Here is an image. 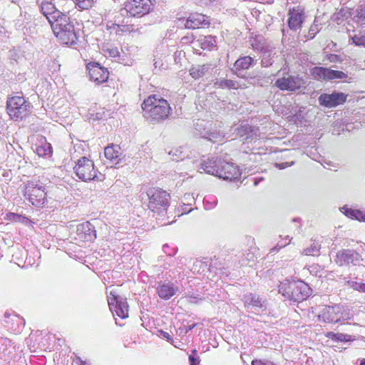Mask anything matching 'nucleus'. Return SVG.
Segmentation results:
<instances>
[{
	"mask_svg": "<svg viewBox=\"0 0 365 365\" xmlns=\"http://www.w3.org/2000/svg\"><path fill=\"white\" fill-rule=\"evenodd\" d=\"M305 83L299 76L285 75L275 81V86L282 91H294L302 88Z\"/></svg>",
	"mask_w": 365,
	"mask_h": 365,
	"instance_id": "nucleus-11",
	"label": "nucleus"
},
{
	"mask_svg": "<svg viewBox=\"0 0 365 365\" xmlns=\"http://www.w3.org/2000/svg\"><path fill=\"white\" fill-rule=\"evenodd\" d=\"M163 251H164L165 253H167V251H165V249H168V246L165 245H164V246H163Z\"/></svg>",
	"mask_w": 365,
	"mask_h": 365,
	"instance_id": "nucleus-58",
	"label": "nucleus"
},
{
	"mask_svg": "<svg viewBox=\"0 0 365 365\" xmlns=\"http://www.w3.org/2000/svg\"><path fill=\"white\" fill-rule=\"evenodd\" d=\"M196 326L195 324H193L192 325H190L188 327H180L178 328V332L179 333L180 335L182 334V335H185L189 331L192 330Z\"/></svg>",
	"mask_w": 365,
	"mask_h": 365,
	"instance_id": "nucleus-41",
	"label": "nucleus"
},
{
	"mask_svg": "<svg viewBox=\"0 0 365 365\" xmlns=\"http://www.w3.org/2000/svg\"><path fill=\"white\" fill-rule=\"evenodd\" d=\"M319 320L327 323L338 322L341 319L346 318L343 316L342 307L339 305L333 307H325L319 314Z\"/></svg>",
	"mask_w": 365,
	"mask_h": 365,
	"instance_id": "nucleus-12",
	"label": "nucleus"
},
{
	"mask_svg": "<svg viewBox=\"0 0 365 365\" xmlns=\"http://www.w3.org/2000/svg\"><path fill=\"white\" fill-rule=\"evenodd\" d=\"M113 29H115L116 31H118V29L120 28V26L118 24H113Z\"/></svg>",
	"mask_w": 365,
	"mask_h": 365,
	"instance_id": "nucleus-55",
	"label": "nucleus"
},
{
	"mask_svg": "<svg viewBox=\"0 0 365 365\" xmlns=\"http://www.w3.org/2000/svg\"><path fill=\"white\" fill-rule=\"evenodd\" d=\"M96 237L94 227L89 222H85L77 225L75 237L77 241L91 242Z\"/></svg>",
	"mask_w": 365,
	"mask_h": 365,
	"instance_id": "nucleus-16",
	"label": "nucleus"
},
{
	"mask_svg": "<svg viewBox=\"0 0 365 365\" xmlns=\"http://www.w3.org/2000/svg\"><path fill=\"white\" fill-rule=\"evenodd\" d=\"M304 19V9L300 6L289 9L288 25L292 30H297L301 28Z\"/></svg>",
	"mask_w": 365,
	"mask_h": 365,
	"instance_id": "nucleus-18",
	"label": "nucleus"
},
{
	"mask_svg": "<svg viewBox=\"0 0 365 365\" xmlns=\"http://www.w3.org/2000/svg\"><path fill=\"white\" fill-rule=\"evenodd\" d=\"M242 300L247 310L259 312H263L267 309L265 301L255 294H247L243 297Z\"/></svg>",
	"mask_w": 365,
	"mask_h": 365,
	"instance_id": "nucleus-17",
	"label": "nucleus"
},
{
	"mask_svg": "<svg viewBox=\"0 0 365 365\" xmlns=\"http://www.w3.org/2000/svg\"><path fill=\"white\" fill-rule=\"evenodd\" d=\"M279 292L290 301L299 302L310 295L311 289L308 284L302 281L290 282L286 279L280 282Z\"/></svg>",
	"mask_w": 365,
	"mask_h": 365,
	"instance_id": "nucleus-2",
	"label": "nucleus"
},
{
	"mask_svg": "<svg viewBox=\"0 0 365 365\" xmlns=\"http://www.w3.org/2000/svg\"><path fill=\"white\" fill-rule=\"evenodd\" d=\"M32 106L22 96L9 97L6 101V111L10 118L21 120L31 113Z\"/></svg>",
	"mask_w": 365,
	"mask_h": 365,
	"instance_id": "nucleus-4",
	"label": "nucleus"
},
{
	"mask_svg": "<svg viewBox=\"0 0 365 365\" xmlns=\"http://www.w3.org/2000/svg\"><path fill=\"white\" fill-rule=\"evenodd\" d=\"M16 51H11V57H12L14 59H16Z\"/></svg>",
	"mask_w": 365,
	"mask_h": 365,
	"instance_id": "nucleus-56",
	"label": "nucleus"
},
{
	"mask_svg": "<svg viewBox=\"0 0 365 365\" xmlns=\"http://www.w3.org/2000/svg\"><path fill=\"white\" fill-rule=\"evenodd\" d=\"M66 4H69V6H71L73 4L71 0L68 1V2H66Z\"/></svg>",
	"mask_w": 365,
	"mask_h": 365,
	"instance_id": "nucleus-59",
	"label": "nucleus"
},
{
	"mask_svg": "<svg viewBox=\"0 0 365 365\" xmlns=\"http://www.w3.org/2000/svg\"><path fill=\"white\" fill-rule=\"evenodd\" d=\"M335 340L339 341H348L351 339V336L348 334H344L341 333H336L335 334Z\"/></svg>",
	"mask_w": 365,
	"mask_h": 365,
	"instance_id": "nucleus-39",
	"label": "nucleus"
},
{
	"mask_svg": "<svg viewBox=\"0 0 365 365\" xmlns=\"http://www.w3.org/2000/svg\"><path fill=\"white\" fill-rule=\"evenodd\" d=\"M122 27L121 31L124 32H135L140 30L138 28L135 29L133 25H125Z\"/></svg>",
	"mask_w": 365,
	"mask_h": 365,
	"instance_id": "nucleus-43",
	"label": "nucleus"
},
{
	"mask_svg": "<svg viewBox=\"0 0 365 365\" xmlns=\"http://www.w3.org/2000/svg\"><path fill=\"white\" fill-rule=\"evenodd\" d=\"M0 175H1L4 177L9 178V172L6 171L5 170H0Z\"/></svg>",
	"mask_w": 365,
	"mask_h": 365,
	"instance_id": "nucleus-52",
	"label": "nucleus"
},
{
	"mask_svg": "<svg viewBox=\"0 0 365 365\" xmlns=\"http://www.w3.org/2000/svg\"><path fill=\"white\" fill-rule=\"evenodd\" d=\"M253 58L250 56H244L237 59L235 63L236 71L240 69H247L252 65Z\"/></svg>",
	"mask_w": 365,
	"mask_h": 365,
	"instance_id": "nucleus-28",
	"label": "nucleus"
},
{
	"mask_svg": "<svg viewBox=\"0 0 365 365\" xmlns=\"http://www.w3.org/2000/svg\"><path fill=\"white\" fill-rule=\"evenodd\" d=\"M76 4L81 9H88L91 8L93 4V0H76Z\"/></svg>",
	"mask_w": 365,
	"mask_h": 365,
	"instance_id": "nucleus-35",
	"label": "nucleus"
},
{
	"mask_svg": "<svg viewBox=\"0 0 365 365\" xmlns=\"http://www.w3.org/2000/svg\"><path fill=\"white\" fill-rule=\"evenodd\" d=\"M274 55L272 54L270 51H264L263 53V57L261 61V63L262 66L264 67H268L271 65H272L274 61H273Z\"/></svg>",
	"mask_w": 365,
	"mask_h": 365,
	"instance_id": "nucleus-33",
	"label": "nucleus"
},
{
	"mask_svg": "<svg viewBox=\"0 0 365 365\" xmlns=\"http://www.w3.org/2000/svg\"><path fill=\"white\" fill-rule=\"evenodd\" d=\"M183 298H185L188 303L195 304H199L205 299L197 292H185Z\"/></svg>",
	"mask_w": 365,
	"mask_h": 365,
	"instance_id": "nucleus-29",
	"label": "nucleus"
},
{
	"mask_svg": "<svg viewBox=\"0 0 365 365\" xmlns=\"http://www.w3.org/2000/svg\"><path fill=\"white\" fill-rule=\"evenodd\" d=\"M360 261V255L354 250H343L339 252L336 255V263L339 265H343L344 264H356Z\"/></svg>",
	"mask_w": 365,
	"mask_h": 365,
	"instance_id": "nucleus-20",
	"label": "nucleus"
},
{
	"mask_svg": "<svg viewBox=\"0 0 365 365\" xmlns=\"http://www.w3.org/2000/svg\"><path fill=\"white\" fill-rule=\"evenodd\" d=\"M215 86L218 88H232L237 89L240 87V85L237 81L228 80V79H218L215 83Z\"/></svg>",
	"mask_w": 365,
	"mask_h": 365,
	"instance_id": "nucleus-27",
	"label": "nucleus"
},
{
	"mask_svg": "<svg viewBox=\"0 0 365 365\" xmlns=\"http://www.w3.org/2000/svg\"><path fill=\"white\" fill-rule=\"evenodd\" d=\"M346 95L341 92L332 93H322L319 97V103L326 108H333L342 104L346 101Z\"/></svg>",
	"mask_w": 365,
	"mask_h": 365,
	"instance_id": "nucleus-14",
	"label": "nucleus"
},
{
	"mask_svg": "<svg viewBox=\"0 0 365 365\" xmlns=\"http://www.w3.org/2000/svg\"><path fill=\"white\" fill-rule=\"evenodd\" d=\"M319 252V246L317 244L313 243L310 247L304 249L302 254L304 255H317Z\"/></svg>",
	"mask_w": 365,
	"mask_h": 365,
	"instance_id": "nucleus-34",
	"label": "nucleus"
},
{
	"mask_svg": "<svg viewBox=\"0 0 365 365\" xmlns=\"http://www.w3.org/2000/svg\"><path fill=\"white\" fill-rule=\"evenodd\" d=\"M74 170L78 178L83 181L101 180L102 175L95 168L93 162L86 157L77 160Z\"/></svg>",
	"mask_w": 365,
	"mask_h": 365,
	"instance_id": "nucleus-6",
	"label": "nucleus"
},
{
	"mask_svg": "<svg viewBox=\"0 0 365 365\" xmlns=\"http://www.w3.org/2000/svg\"><path fill=\"white\" fill-rule=\"evenodd\" d=\"M202 268V272L207 268V264L202 261H196L194 263L193 272H200V269H197V267Z\"/></svg>",
	"mask_w": 365,
	"mask_h": 365,
	"instance_id": "nucleus-40",
	"label": "nucleus"
},
{
	"mask_svg": "<svg viewBox=\"0 0 365 365\" xmlns=\"http://www.w3.org/2000/svg\"><path fill=\"white\" fill-rule=\"evenodd\" d=\"M337 58H338V56L336 55H331L329 57V60L331 62H335L336 61Z\"/></svg>",
	"mask_w": 365,
	"mask_h": 365,
	"instance_id": "nucleus-54",
	"label": "nucleus"
},
{
	"mask_svg": "<svg viewBox=\"0 0 365 365\" xmlns=\"http://www.w3.org/2000/svg\"><path fill=\"white\" fill-rule=\"evenodd\" d=\"M311 75L314 80L317 81H332L335 79H344L347 74L341 71H335L324 67H314L310 71Z\"/></svg>",
	"mask_w": 365,
	"mask_h": 365,
	"instance_id": "nucleus-10",
	"label": "nucleus"
},
{
	"mask_svg": "<svg viewBox=\"0 0 365 365\" xmlns=\"http://www.w3.org/2000/svg\"><path fill=\"white\" fill-rule=\"evenodd\" d=\"M160 333L161 337L166 339L168 341L172 343L175 347H178V345L174 344V341L173 340V338L168 332H165V331L161 330V331H160Z\"/></svg>",
	"mask_w": 365,
	"mask_h": 365,
	"instance_id": "nucleus-42",
	"label": "nucleus"
},
{
	"mask_svg": "<svg viewBox=\"0 0 365 365\" xmlns=\"http://www.w3.org/2000/svg\"><path fill=\"white\" fill-rule=\"evenodd\" d=\"M351 287H352L354 289L365 292V284L364 283H358L356 282H352L351 284Z\"/></svg>",
	"mask_w": 365,
	"mask_h": 365,
	"instance_id": "nucleus-38",
	"label": "nucleus"
},
{
	"mask_svg": "<svg viewBox=\"0 0 365 365\" xmlns=\"http://www.w3.org/2000/svg\"><path fill=\"white\" fill-rule=\"evenodd\" d=\"M352 41L356 46H365V35H354Z\"/></svg>",
	"mask_w": 365,
	"mask_h": 365,
	"instance_id": "nucleus-36",
	"label": "nucleus"
},
{
	"mask_svg": "<svg viewBox=\"0 0 365 365\" xmlns=\"http://www.w3.org/2000/svg\"><path fill=\"white\" fill-rule=\"evenodd\" d=\"M220 138H221V135L219 133H212L208 136V139L213 142L217 141L218 139Z\"/></svg>",
	"mask_w": 365,
	"mask_h": 365,
	"instance_id": "nucleus-46",
	"label": "nucleus"
},
{
	"mask_svg": "<svg viewBox=\"0 0 365 365\" xmlns=\"http://www.w3.org/2000/svg\"><path fill=\"white\" fill-rule=\"evenodd\" d=\"M335 333L334 332H329L327 333V336L331 339H335Z\"/></svg>",
	"mask_w": 365,
	"mask_h": 365,
	"instance_id": "nucleus-53",
	"label": "nucleus"
},
{
	"mask_svg": "<svg viewBox=\"0 0 365 365\" xmlns=\"http://www.w3.org/2000/svg\"><path fill=\"white\" fill-rule=\"evenodd\" d=\"M141 107L143 116L150 122L167 119L171 111L168 102L156 95H151L145 99Z\"/></svg>",
	"mask_w": 365,
	"mask_h": 365,
	"instance_id": "nucleus-1",
	"label": "nucleus"
},
{
	"mask_svg": "<svg viewBox=\"0 0 365 365\" xmlns=\"http://www.w3.org/2000/svg\"><path fill=\"white\" fill-rule=\"evenodd\" d=\"M344 210V214L351 218V219H356L357 220H365V213H363L360 210H354L351 208L348 207H343Z\"/></svg>",
	"mask_w": 365,
	"mask_h": 365,
	"instance_id": "nucleus-30",
	"label": "nucleus"
},
{
	"mask_svg": "<svg viewBox=\"0 0 365 365\" xmlns=\"http://www.w3.org/2000/svg\"><path fill=\"white\" fill-rule=\"evenodd\" d=\"M252 365H274V364L269 361L255 360L252 361Z\"/></svg>",
	"mask_w": 365,
	"mask_h": 365,
	"instance_id": "nucleus-44",
	"label": "nucleus"
},
{
	"mask_svg": "<svg viewBox=\"0 0 365 365\" xmlns=\"http://www.w3.org/2000/svg\"><path fill=\"white\" fill-rule=\"evenodd\" d=\"M103 51L106 56L112 57V58H117L119 56V51H118L117 47H115V46H105L103 48Z\"/></svg>",
	"mask_w": 365,
	"mask_h": 365,
	"instance_id": "nucleus-32",
	"label": "nucleus"
},
{
	"mask_svg": "<svg viewBox=\"0 0 365 365\" xmlns=\"http://www.w3.org/2000/svg\"><path fill=\"white\" fill-rule=\"evenodd\" d=\"M4 341H5V342H9V343L10 342V341L8 339H5Z\"/></svg>",
	"mask_w": 365,
	"mask_h": 365,
	"instance_id": "nucleus-60",
	"label": "nucleus"
},
{
	"mask_svg": "<svg viewBox=\"0 0 365 365\" xmlns=\"http://www.w3.org/2000/svg\"><path fill=\"white\" fill-rule=\"evenodd\" d=\"M73 365H88L85 361H81L79 358L73 360Z\"/></svg>",
	"mask_w": 365,
	"mask_h": 365,
	"instance_id": "nucleus-50",
	"label": "nucleus"
},
{
	"mask_svg": "<svg viewBox=\"0 0 365 365\" xmlns=\"http://www.w3.org/2000/svg\"><path fill=\"white\" fill-rule=\"evenodd\" d=\"M293 162L291 164H289L288 163H277L276 167L279 169H284L288 166H290L291 165H293Z\"/></svg>",
	"mask_w": 365,
	"mask_h": 365,
	"instance_id": "nucleus-49",
	"label": "nucleus"
},
{
	"mask_svg": "<svg viewBox=\"0 0 365 365\" xmlns=\"http://www.w3.org/2000/svg\"><path fill=\"white\" fill-rule=\"evenodd\" d=\"M178 291V288L170 282L159 284L157 287L159 297L164 300L171 298Z\"/></svg>",
	"mask_w": 365,
	"mask_h": 365,
	"instance_id": "nucleus-22",
	"label": "nucleus"
},
{
	"mask_svg": "<svg viewBox=\"0 0 365 365\" xmlns=\"http://www.w3.org/2000/svg\"><path fill=\"white\" fill-rule=\"evenodd\" d=\"M201 48L204 50H210L215 43V39L212 36H204L199 39Z\"/></svg>",
	"mask_w": 365,
	"mask_h": 365,
	"instance_id": "nucleus-31",
	"label": "nucleus"
},
{
	"mask_svg": "<svg viewBox=\"0 0 365 365\" xmlns=\"http://www.w3.org/2000/svg\"><path fill=\"white\" fill-rule=\"evenodd\" d=\"M241 173L237 165L232 163L222 160L217 177L226 180H235L240 178Z\"/></svg>",
	"mask_w": 365,
	"mask_h": 365,
	"instance_id": "nucleus-15",
	"label": "nucleus"
},
{
	"mask_svg": "<svg viewBox=\"0 0 365 365\" xmlns=\"http://www.w3.org/2000/svg\"><path fill=\"white\" fill-rule=\"evenodd\" d=\"M319 31V25L317 24H313L309 30L308 38L309 39H312Z\"/></svg>",
	"mask_w": 365,
	"mask_h": 365,
	"instance_id": "nucleus-37",
	"label": "nucleus"
},
{
	"mask_svg": "<svg viewBox=\"0 0 365 365\" xmlns=\"http://www.w3.org/2000/svg\"><path fill=\"white\" fill-rule=\"evenodd\" d=\"M189 359L190 361V365H197V364L199 363V361L197 359H195L192 355H190L189 356Z\"/></svg>",
	"mask_w": 365,
	"mask_h": 365,
	"instance_id": "nucleus-51",
	"label": "nucleus"
},
{
	"mask_svg": "<svg viewBox=\"0 0 365 365\" xmlns=\"http://www.w3.org/2000/svg\"><path fill=\"white\" fill-rule=\"evenodd\" d=\"M210 69V64L193 66L190 69V75L195 79H199L205 76Z\"/></svg>",
	"mask_w": 365,
	"mask_h": 365,
	"instance_id": "nucleus-25",
	"label": "nucleus"
},
{
	"mask_svg": "<svg viewBox=\"0 0 365 365\" xmlns=\"http://www.w3.org/2000/svg\"><path fill=\"white\" fill-rule=\"evenodd\" d=\"M35 152L40 157L50 155L52 153L51 145L46 141L44 138L41 137L40 144L35 145Z\"/></svg>",
	"mask_w": 365,
	"mask_h": 365,
	"instance_id": "nucleus-26",
	"label": "nucleus"
},
{
	"mask_svg": "<svg viewBox=\"0 0 365 365\" xmlns=\"http://www.w3.org/2000/svg\"><path fill=\"white\" fill-rule=\"evenodd\" d=\"M291 239H289V242H286L284 244L283 243H278L277 246L274 247L273 248L271 249L270 250V252H278L282 247H284V246H286L287 245H288L289 243H290L291 242Z\"/></svg>",
	"mask_w": 365,
	"mask_h": 365,
	"instance_id": "nucleus-45",
	"label": "nucleus"
},
{
	"mask_svg": "<svg viewBox=\"0 0 365 365\" xmlns=\"http://www.w3.org/2000/svg\"><path fill=\"white\" fill-rule=\"evenodd\" d=\"M357 16L361 20H365V6L361 7L357 11Z\"/></svg>",
	"mask_w": 365,
	"mask_h": 365,
	"instance_id": "nucleus-48",
	"label": "nucleus"
},
{
	"mask_svg": "<svg viewBox=\"0 0 365 365\" xmlns=\"http://www.w3.org/2000/svg\"><path fill=\"white\" fill-rule=\"evenodd\" d=\"M359 365H365V359H361Z\"/></svg>",
	"mask_w": 365,
	"mask_h": 365,
	"instance_id": "nucleus-57",
	"label": "nucleus"
},
{
	"mask_svg": "<svg viewBox=\"0 0 365 365\" xmlns=\"http://www.w3.org/2000/svg\"><path fill=\"white\" fill-rule=\"evenodd\" d=\"M206 24H207V23L206 22L204 15L200 14H190L186 20L185 27L190 29H195L199 28L200 26Z\"/></svg>",
	"mask_w": 365,
	"mask_h": 365,
	"instance_id": "nucleus-23",
	"label": "nucleus"
},
{
	"mask_svg": "<svg viewBox=\"0 0 365 365\" xmlns=\"http://www.w3.org/2000/svg\"><path fill=\"white\" fill-rule=\"evenodd\" d=\"M108 303L110 311L122 318L128 317V304L127 299L116 294L115 292L110 291L108 296Z\"/></svg>",
	"mask_w": 365,
	"mask_h": 365,
	"instance_id": "nucleus-9",
	"label": "nucleus"
},
{
	"mask_svg": "<svg viewBox=\"0 0 365 365\" xmlns=\"http://www.w3.org/2000/svg\"><path fill=\"white\" fill-rule=\"evenodd\" d=\"M257 185V181H255V185Z\"/></svg>",
	"mask_w": 365,
	"mask_h": 365,
	"instance_id": "nucleus-61",
	"label": "nucleus"
},
{
	"mask_svg": "<svg viewBox=\"0 0 365 365\" xmlns=\"http://www.w3.org/2000/svg\"><path fill=\"white\" fill-rule=\"evenodd\" d=\"M105 157L110 161H115V164H118L119 157L121 155L120 148L118 145H111L105 148Z\"/></svg>",
	"mask_w": 365,
	"mask_h": 365,
	"instance_id": "nucleus-24",
	"label": "nucleus"
},
{
	"mask_svg": "<svg viewBox=\"0 0 365 365\" xmlns=\"http://www.w3.org/2000/svg\"><path fill=\"white\" fill-rule=\"evenodd\" d=\"M41 13L46 17L50 24L58 19L66 12H68V8L63 9V11L58 10L55 5L48 0H38Z\"/></svg>",
	"mask_w": 365,
	"mask_h": 365,
	"instance_id": "nucleus-13",
	"label": "nucleus"
},
{
	"mask_svg": "<svg viewBox=\"0 0 365 365\" xmlns=\"http://www.w3.org/2000/svg\"><path fill=\"white\" fill-rule=\"evenodd\" d=\"M204 203H205V206L206 207L207 209H211L214 207L216 206L217 205V200L215 199L213 200V202H212V205H208V203H209V199L208 198H205L204 199Z\"/></svg>",
	"mask_w": 365,
	"mask_h": 365,
	"instance_id": "nucleus-47",
	"label": "nucleus"
},
{
	"mask_svg": "<svg viewBox=\"0 0 365 365\" xmlns=\"http://www.w3.org/2000/svg\"><path fill=\"white\" fill-rule=\"evenodd\" d=\"M88 69L91 80L97 83H103L108 78L109 73L107 69L101 67L98 64L89 65Z\"/></svg>",
	"mask_w": 365,
	"mask_h": 365,
	"instance_id": "nucleus-21",
	"label": "nucleus"
},
{
	"mask_svg": "<svg viewBox=\"0 0 365 365\" xmlns=\"http://www.w3.org/2000/svg\"><path fill=\"white\" fill-rule=\"evenodd\" d=\"M147 196L149 200L148 207L153 212H162L166 210L170 200V195L165 190L150 187L147 190Z\"/></svg>",
	"mask_w": 365,
	"mask_h": 365,
	"instance_id": "nucleus-5",
	"label": "nucleus"
},
{
	"mask_svg": "<svg viewBox=\"0 0 365 365\" xmlns=\"http://www.w3.org/2000/svg\"><path fill=\"white\" fill-rule=\"evenodd\" d=\"M221 163V159L214 158H208L201 163L199 172H204L209 175H212L217 177Z\"/></svg>",
	"mask_w": 365,
	"mask_h": 365,
	"instance_id": "nucleus-19",
	"label": "nucleus"
},
{
	"mask_svg": "<svg viewBox=\"0 0 365 365\" xmlns=\"http://www.w3.org/2000/svg\"><path fill=\"white\" fill-rule=\"evenodd\" d=\"M24 195L36 207H43L47 202L46 187L40 182H28Z\"/></svg>",
	"mask_w": 365,
	"mask_h": 365,
	"instance_id": "nucleus-7",
	"label": "nucleus"
},
{
	"mask_svg": "<svg viewBox=\"0 0 365 365\" xmlns=\"http://www.w3.org/2000/svg\"><path fill=\"white\" fill-rule=\"evenodd\" d=\"M51 26L54 35L62 43L72 45L76 42L78 37L74 26L66 14H63L53 21Z\"/></svg>",
	"mask_w": 365,
	"mask_h": 365,
	"instance_id": "nucleus-3",
	"label": "nucleus"
},
{
	"mask_svg": "<svg viewBox=\"0 0 365 365\" xmlns=\"http://www.w3.org/2000/svg\"><path fill=\"white\" fill-rule=\"evenodd\" d=\"M150 7V0H130L125 4V6L120 10V12L122 15L140 17L148 14Z\"/></svg>",
	"mask_w": 365,
	"mask_h": 365,
	"instance_id": "nucleus-8",
	"label": "nucleus"
}]
</instances>
